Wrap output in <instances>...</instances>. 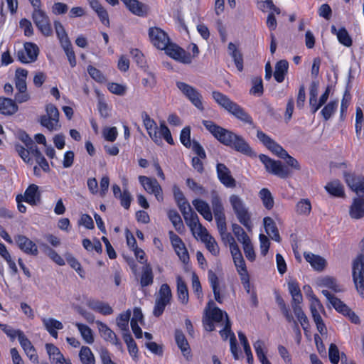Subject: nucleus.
I'll return each instance as SVG.
<instances>
[{
	"mask_svg": "<svg viewBox=\"0 0 364 364\" xmlns=\"http://www.w3.org/2000/svg\"><path fill=\"white\" fill-rule=\"evenodd\" d=\"M257 137L274 155L284 159L287 165V166L281 161L274 160L265 154H260L259 159L264 164L268 173L275 175L280 178L285 179L290 177L292 174L290 168L295 171H300L301 169L299 162L295 158L290 156L282 146L265 133L259 130L257 132Z\"/></svg>",
	"mask_w": 364,
	"mask_h": 364,
	"instance_id": "obj_1",
	"label": "nucleus"
},
{
	"mask_svg": "<svg viewBox=\"0 0 364 364\" xmlns=\"http://www.w3.org/2000/svg\"><path fill=\"white\" fill-rule=\"evenodd\" d=\"M203 124L220 144L245 156H256L253 149L242 136L225 129L212 121L203 120Z\"/></svg>",
	"mask_w": 364,
	"mask_h": 364,
	"instance_id": "obj_2",
	"label": "nucleus"
},
{
	"mask_svg": "<svg viewBox=\"0 0 364 364\" xmlns=\"http://www.w3.org/2000/svg\"><path fill=\"white\" fill-rule=\"evenodd\" d=\"M229 200L238 221L247 229L252 227L251 213L242 198L235 194L230 196Z\"/></svg>",
	"mask_w": 364,
	"mask_h": 364,
	"instance_id": "obj_3",
	"label": "nucleus"
},
{
	"mask_svg": "<svg viewBox=\"0 0 364 364\" xmlns=\"http://www.w3.org/2000/svg\"><path fill=\"white\" fill-rule=\"evenodd\" d=\"M352 276L358 292L364 298V255H359L353 261Z\"/></svg>",
	"mask_w": 364,
	"mask_h": 364,
	"instance_id": "obj_4",
	"label": "nucleus"
},
{
	"mask_svg": "<svg viewBox=\"0 0 364 364\" xmlns=\"http://www.w3.org/2000/svg\"><path fill=\"white\" fill-rule=\"evenodd\" d=\"M211 204L219 232L227 231L224 208L221 199L215 191L211 192Z\"/></svg>",
	"mask_w": 364,
	"mask_h": 364,
	"instance_id": "obj_5",
	"label": "nucleus"
},
{
	"mask_svg": "<svg viewBox=\"0 0 364 364\" xmlns=\"http://www.w3.org/2000/svg\"><path fill=\"white\" fill-rule=\"evenodd\" d=\"M32 19L43 36H50L53 34L50 18L46 12L41 9V6L33 7Z\"/></svg>",
	"mask_w": 364,
	"mask_h": 364,
	"instance_id": "obj_6",
	"label": "nucleus"
},
{
	"mask_svg": "<svg viewBox=\"0 0 364 364\" xmlns=\"http://www.w3.org/2000/svg\"><path fill=\"white\" fill-rule=\"evenodd\" d=\"M172 298V293L168 284H163L159 289V296L155 301L153 314L159 317L164 311L166 306L170 304Z\"/></svg>",
	"mask_w": 364,
	"mask_h": 364,
	"instance_id": "obj_7",
	"label": "nucleus"
},
{
	"mask_svg": "<svg viewBox=\"0 0 364 364\" xmlns=\"http://www.w3.org/2000/svg\"><path fill=\"white\" fill-rule=\"evenodd\" d=\"M176 86L200 111L203 109L202 96L195 87L183 82H177Z\"/></svg>",
	"mask_w": 364,
	"mask_h": 364,
	"instance_id": "obj_8",
	"label": "nucleus"
},
{
	"mask_svg": "<svg viewBox=\"0 0 364 364\" xmlns=\"http://www.w3.org/2000/svg\"><path fill=\"white\" fill-rule=\"evenodd\" d=\"M149 36L152 44L160 50H164L171 43L168 34L158 27H151Z\"/></svg>",
	"mask_w": 364,
	"mask_h": 364,
	"instance_id": "obj_9",
	"label": "nucleus"
},
{
	"mask_svg": "<svg viewBox=\"0 0 364 364\" xmlns=\"http://www.w3.org/2000/svg\"><path fill=\"white\" fill-rule=\"evenodd\" d=\"M164 50L168 55L180 63L190 64L192 62L191 54L175 43H170Z\"/></svg>",
	"mask_w": 364,
	"mask_h": 364,
	"instance_id": "obj_10",
	"label": "nucleus"
},
{
	"mask_svg": "<svg viewBox=\"0 0 364 364\" xmlns=\"http://www.w3.org/2000/svg\"><path fill=\"white\" fill-rule=\"evenodd\" d=\"M213 99L230 114H243V109L236 103L230 100L226 95L218 91L212 92Z\"/></svg>",
	"mask_w": 364,
	"mask_h": 364,
	"instance_id": "obj_11",
	"label": "nucleus"
},
{
	"mask_svg": "<svg viewBox=\"0 0 364 364\" xmlns=\"http://www.w3.org/2000/svg\"><path fill=\"white\" fill-rule=\"evenodd\" d=\"M217 176L220 182L226 188H234L237 186L236 180L232 177L230 168L224 164L216 165Z\"/></svg>",
	"mask_w": 364,
	"mask_h": 364,
	"instance_id": "obj_12",
	"label": "nucleus"
},
{
	"mask_svg": "<svg viewBox=\"0 0 364 364\" xmlns=\"http://www.w3.org/2000/svg\"><path fill=\"white\" fill-rule=\"evenodd\" d=\"M14 240L18 247L26 255L32 256L38 255V246L26 236L16 235L14 236Z\"/></svg>",
	"mask_w": 364,
	"mask_h": 364,
	"instance_id": "obj_13",
	"label": "nucleus"
},
{
	"mask_svg": "<svg viewBox=\"0 0 364 364\" xmlns=\"http://www.w3.org/2000/svg\"><path fill=\"white\" fill-rule=\"evenodd\" d=\"M139 180L149 193L154 194L158 200H163L162 188L156 178L140 176Z\"/></svg>",
	"mask_w": 364,
	"mask_h": 364,
	"instance_id": "obj_14",
	"label": "nucleus"
},
{
	"mask_svg": "<svg viewBox=\"0 0 364 364\" xmlns=\"http://www.w3.org/2000/svg\"><path fill=\"white\" fill-rule=\"evenodd\" d=\"M38 55V48L33 43H26L24 50L18 51V58L23 63L34 62Z\"/></svg>",
	"mask_w": 364,
	"mask_h": 364,
	"instance_id": "obj_15",
	"label": "nucleus"
},
{
	"mask_svg": "<svg viewBox=\"0 0 364 364\" xmlns=\"http://www.w3.org/2000/svg\"><path fill=\"white\" fill-rule=\"evenodd\" d=\"M130 12L138 16H144L148 14L149 6L138 0H121Z\"/></svg>",
	"mask_w": 364,
	"mask_h": 364,
	"instance_id": "obj_16",
	"label": "nucleus"
},
{
	"mask_svg": "<svg viewBox=\"0 0 364 364\" xmlns=\"http://www.w3.org/2000/svg\"><path fill=\"white\" fill-rule=\"evenodd\" d=\"M349 215L351 218L355 220L364 218V196L353 198L349 208Z\"/></svg>",
	"mask_w": 364,
	"mask_h": 364,
	"instance_id": "obj_17",
	"label": "nucleus"
},
{
	"mask_svg": "<svg viewBox=\"0 0 364 364\" xmlns=\"http://www.w3.org/2000/svg\"><path fill=\"white\" fill-rule=\"evenodd\" d=\"M96 323L98 326L99 331L101 333L103 338L114 344L119 348H122V343L119 341L117 335L112 331L105 323L102 321H97Z\"/></svg>",
	"mask_w": 364,
	"mask_h": 364,
	"instance_id": "obj_18",
	"label": "nucleus"
},
{
	"mask_svg": "<svg viewBox=\"0 0 364 364\" xmlns=\"http://www.w3.org/2000/svg\"><path fill=\"white\" fill-rule=\"evenodd\" d=\"M183 218L186 225L191 230H193L196 227H198V235H202L203 232H206V228L200 223L199 218L193 209H189L188 215H184Z\"/></svg>",
	"mask_w": 364,
	"mask_h": 364,
	"instance_id": "obj_19",
	"label": "nucleus"
},
{
	"mask_svg": "<svg viewBox=\"0 0 364 364\" xmlns=\"http://www.w3.org/2000/svg\"><path fill=\"white\" fill-rule=\"evenodd\" d=\"M205 312L207 316L213 319L215 322L222 321L224 315L225 316L226 318H229L228 314L217 307L213 300H210L208 302L207 306L205 308Z\"/></svg>",
	"mask_w": 364,
	"mask_h": 364,
	"instance_id": "obj_20",
	"label": "nucleus"
},
{
	"mask_svg": "<svg viewBox=\"0 0 364 364\" xmlns=\"http://www.w3.org/2000/svg\"><path fill=\"white\" fill-rule=\"evenodd\" d=\"M24 200L31 205H37L41 203V192L38 186L31 184L24 193Z\"/></svg>",
	"mask_w": 364,
	"mask_h": 364,
	"instance_id": "obj_21",
	"label": "nucleus"
},
{
	"mask_svg": "<svg viewBox=\"0 0 364 364\" xmlns=\"http://www.w3.org/2000/svg\"><path fill=\"white\" fill-rule=\"evenodd\" d=\"M175 340L183 355L188 359V357L191 356V348L187 339L181 330L176 329L175 331Z\"/></svg>",
	"mask_w": 364,
	"mask_h": 364,
	"instance_id": "obj_22",
	"label": "nucleus"
},
{
	"mask_svg": "<svg viewBox=\"0 0 364 364\" xmlns=\"http://www.w3.org/2000/svg\"><path fill=\"white\" fill-rule=\"evenodd\" d=\"M263 222L265 231L267 235L272 240L279 242L281 241V237L279 235L278 228L273 219L270 217H265L263 220Z\"/></svg>",
	"mask_w": 364,
	"mask_h": 364,
	"instance_id": "obj_23",
	"label": "nucleus"
},
{
	"mask_svg": "<svg viewBox=\"0 0 364 364\" xmlns=\"http://www.w3.org/2000/svg\"><path fill=\"white\" fill-rule=\"evenodd\" d=\"M305 259L311 264V267L317 270L322 271L326 267V262L322 257L311 252H304Z\"/></svg>",
	"mask_w": 364,
	"mask_h": 364,
	"instance_id": "obj_24",
	"label": "nucleus"
},
{
	"mask_svg": "<svg viewBox=\"0 0 364 364\" xmlns=\"http://www.w3.org/2000/svg\"><path fill=\"white\" fill-rule=\"evenodd\" d=\"M197 211L208 221L213 220V215L209 205L200 199H195L192 202Z\"/></svg>",
	"mask_w": 364,
	"mask_h": 364,
	"instance_id": "obj_25",
	"label": "nucleus"
},
{
	"mask_svg": "<svg viewBox=\"0 0 364 364\" xmlns=\"http://www.w3.org/2000/svg\"><path fill=\"white\" fill-rule=\"evenodd\" d=\"M41 124L49 131L58 130L59 124V115H41L39 120Z\"/></svg>",
	"mask_w": 364,
	"mask_h": 364,
	"instance_id": "obj_26",
	"label": "nucleus"
},
{
	"mask_svg": "<svg viewBox=\"0 0 364 364\" xmlns=\"http://www.w3.org/2000/svg\"><path fill=\"white\" fill-rule=\"evenodd\" d=\"M288 289L292 296V304H300L303 301V296L298 282L291 280L288 282Z\"/></svg>",
	"mask_w": 364,
	"mask_h": 364,
	"instance_id": "obj_27",
	"label": "nucleus"
},
{
	"mask_svg": "<svg viewBox=\"0 0 364 364\" xmlns=\"http://www.w3.org/2000/svg\"><path fill=\"white\" fill-rule=\"evenodd\" d=\"M331 31L333 34L336 35L338 41L341 44L347 47H349L352 45V39L345 28H341L337 30L336 27L334 25H332L331 27Z\"/></svg>",
	"mask_w": 364,
	"mask_h": 364,
	"instance_id": "obj_28",
	"label": "nucleus"
},
{
	"mask_svg": "<svg viewBox=\"0 0 364 364\" xmlns=\"http://www.w3.org/2000/svg\"><path fill=\"white\" fill-rule=\"evenodd\" d=\"M199 235L200 236L202 241L205 243L206 247L210 252L213 255H218L220 252L219 247L215 240L208 234V231L206 230V232H203L202 235Z\"/></svg>",
	"mask_w": 364,
	"mask_h": 364,
	"instance_id": "obj_29",
	"label": "nucleus"
},
{
	"mask_svg": "<svg viewBox=\"0 0 364 364\" xmlns=\"http://www.w3.org/2000/svg\"><path fill=\"white\" fill-rule=\"evenodd\" d=\"M176 282L178 298L182 304H186L188 302V291L187 285L181 276H178L176 277Z\"/></svg>",
	"mask_w": 364,
	"mask_h": 364,
	"instance_id": "obj_30",
	"label": "nucleus"
},
{
	"mask_svg": "<svg viewBox=\"0 0 364 364\" xmlns=\"http://www.w3.org/2000/svg\"><path fill=\"white\" fill-rule=\"evenodd\" d=\"M288 68L289 63L286 60H281L277 63L274 73V77L277 82H282L284 81Z\"/></svg>",
	"mask_w": 364,
	"mask_h": 364,
	"instance_id": "obj_31",
	"label": "nucleus"
},
{
	"mask_svg": "<svg viewBox=\"0 0 364 364\" xmlns=\"http://www.w3.org/2000/svg\"><path fill=\"white\" fill-rule=\"evenodd\" d=\"M18 110L15 102L9 98L0 97V113L14 114Z\"/></svg>",
	"mask_w": 364,
	"mask_h": 364,
	"instance_id": "obj_32",
	"label": "nucleus"
},
{
	"mask_svg": "<svg viewBox=\"0 0 364 364\" xmlns=\"http://www.w3.org/2000/svg\"><path fill=\"white\" fill-rule=\"evenodd\" d=\"M353 78L352 74H351V70H349V75H348V80L346 87V90L344 92L343 99L341 101V114H343L344 112H347V109L350 105V100H351V95L350 93L351 85H350V81Z\"/></svg>",
	"mask_w": 364,
	"mask_h": 364,
	"instance_id": "obj_33",
	"label": "nucleus"
},
{
	"mask_svg": "<svg viewBox=\"0 0 364 364\" xmlns=\"http://www.w3.org/2000/svg\"><path fill=\"white\" fill-rule=\"evenodd\" d=\"M326 191L336 197H343L344 189L343 185L338 180L331 181L325 186Z\"/></svg>",
	"mask_w": 364,
	"mask_h": 364,
	"instance_id": "obj_34",
	"label": "nucleus"
},
{
	"mask_svg": "<svg viewBox=\"0 0 364 364\" xmlns=\"http://www.w3.org/2000/svg\"><path fill=\"white\" fill-rule=\"evenodd\" d=\"M54 27L60 45L65 46H70L71 42L62 23L58 21H55Z\"/></svg>",
	"mask_w": 364,
	"mask_h": 364,
	"instance_id": "obj_35",
	"label": "nucleus"
},
{
	"mask_svg": "<svg viewBox=\"0 0 364 364\" xmlns=\"http://www.w3.org/2000/svg\"><path fill=\"white\" fill-rule=\"evenodd\" d=\"M154 274L151 265L146 264L142 269V274L140 279V284L142 287L149 286L153 284Z\"/></svg>",
	"mask_w": 364,
	"mask_h": 364,
	"instance_id": "obj_36",
	"label": "nucleus"
},
{
	"mask_svg": "<svg viewBox=\"0 0 364 364\" xmlns=\"http://www.w3.org/2000/svg\"><path fill=\"white\" fill-rule=\"evenodd\" d=\"M46 348L50 358L53 356V359L55 360L56 364H64L65 363V358L55 346L52 343H46Z\"/></svg>",
	"mask_w": 364,
	"mask_h": 364,
	"instance_id": "obj_37",
	"label": "nucleus"
},
{
	"mask_svg": "<svg viewBox=\"0 0 364 364\" xmlns=\"http://www.w3.org/2000/svg\"><path fill=\"white\" fill-rule=\"evenodd\" d=\"M168 217L176 230L179 233H182L185 227L179 213L176 210H170L168 212Z\"/></svg>",
	"mask_w": 364,
	"mask_h": 364,
	"instance_id": "obj_38",
	"label": "nucleus"
},
{
	"mask_svg": "<svg viewBox=\"0 0 364 364\" xmlns=\"http://www.w3.org/2000/svg\"><path fill=\"white\" fill-rule=\"evenodd\" d=\"M274 294L276 302L278 304L282 314L289 323H291L293 321V316L291 315L289 309L286 305L284 300L277 291H274Z\"/></svg>",
	"mask_w": 364,
	"mask_h": 364,
	"instance_id": "obj_39",
	"label": "nucleus"
},
{
	"mask_svg": "<svg viewBox=\"0 0 364 364\" xmlns=\"http://www.w3.org/2000/svg\"><path fill=\"white\" fill-rule=\"evenodd\" d=\"M259 196L262 201V204L267 210H271L274 207V198L269 189L262 188L259 192Z\"/></svg>",
	"mask_w": 364,
	"mask_h": 364,
	"instance_id": "obj_40",
	"label": "nucleus"
},
{
	"mask_svg": "<svg viewBox=\"0 0 364 364\" xmlns=\"http://www.w3.org/2000/svg\"><path fill=\"white\" fill-rule=\"evenodd\" d=\"M293 311L296 316L298 321L301 323L303 329L306 331L309 326V320L304 312L303 311L300 304H292Z\"/></svg>",
	"mask_w": 364,
	"mask_h": 364,
	"instance_id": "obj_41",
	"label": "nucleus"
},
{
	"mask_svg": "<svg viewBox=\"0 0 364 364\" xmlns=\"http://www.w3.org/2000/svg\"><path fill=\"white\" fill-rule=\"evenodd\" d=\"M79 356L82 364H95V356L91 349L87 346L81 348Z\"/></svg>",
	"mask_w": 364,
	"mask_h": 364,
	"instance_id": "obj_42",
	"label": "nucleus"
},
{
	"mask_svg": "<svg viewBox=\"0 0 364 364\" xmlns=\"http://www.w3.org/2000/svg\"><path fill=\"white\" fill-rule=\"evenodd\" d=\"M75 326L77 327L82 338L88 344H92L94 342V336L92 329L82 323H76Z\"/></svg>",
	"mask_w": 364,
	"mask_h": 364,
	"instance_id": "obj_43",
	"label": "nucleus"
},
{
	"mask_svg": "<svg viewBox=\"0 0 364 364\" xmlns=\"http://www.w3.org/2000/svg\"><path fill=\"white\" fill-rule=\"evenodd\" d=\"M131 311L127 310L126 312L120 314L117 318V323L119 328L123 331L129 330V320L130 318Z\"/></svg>",
	"mask_w": 364,
	"mask_h": 364,
	"instance_id": "obj_44",
	"label": "nucleus"
},
{
	"mask_svg": "<svg viewBox=\"0 0 364 364\" xmlns=\"http://www.w3.org/2000/svg\"><path fill=\"white\" fill-rule=\"evenodd\" d=\"M311 210V205L308 199H302L296 205V211L299 215H309Z\"/></svg>",
	"mask_w": 364,
	"mask_h": 364,
	"instance_id": "obj_45",
	"label": "nucleus"
},
{
	"mask_svg": "<svg viewBox=\"0 0 364 364\" xmlns=\"http://www.w3.org/2000/svg\"><path fill=\"white\" fill-rule=\"evenodd\" d=\"M363 176H355L352 173H344V178L347 185L353 190L356 191V188L360 182V178Z\"/></svg>",
	"mask_w": 364,
	"mask_h": 364,
	"instance_id": "obj_46",
	"label": "nucleus"
},
{
	"mask_svg": "<svg viewBox=\"0 0 364 364\" xmlns=\"http://www.w3.org/2000/svg\"><path fill=\"white\" fill-rule=\"evenodd\" d=\"M232 228L234 235L237 237V240L241 243H244L245 242L250 240L245 231L238 224L233 223L232 225Z\"/></svg>",
	"mask_w": 364,
	"mask_h": 364,
	"instance_id": "obj_47",
	"label": "nucleus"
},
{
	"mask_svg": "<svg viewBox=\"0 0 364 364\" xmlns=\"http://www.w3.org/2000/svg\"><path fill=\"white\" fill-rule=\"evenodd\" d=\"M44 253L58 265L65 264L63 259L48 245H44Z\"/></svg>",
	"mask_w": 364,
	"mask_h": 364,
	"instance_id": "obj_48",
	"label": "nucleus"
},
{
	"mask_svg": "<svg viewBox=\"0 0 364 364\" xmlns=\"http://www.w3.org/2000/svg\"><path fill=\"white\" fill-rule=\"evenodd\" d=\"M252 87L250 90V93L252 95H257L259 96L263 94V84L262 80L260 77H255L252 79Z\"/></svg>",
	"mask_w": 364,
	"mask_h": 364,
	"instance_id": "obj_49",
	"label": "nucleus"
},
{
	"mask_svg": "<svg viewBox=\"0 0 364 364\" xmlns=\"http://www.w3.org/2000/svg\"><path fill=\"white\" fill-rule=\"evenodd\" d=\"M42 321L47 331H50V329L60 330L63 328V325L60 321L53 318H44L42 319Z\"/></svg>",
	"mask_w": 364,
	"mask_h": 364,
	"instance_id": "obj_50",
	"label": "nucleus"
},
{
	"mask_svg": "<svg viewBox=\"0 0 364 364\" xmlns=\"http://www.w3.org/2000/svg\"><path fill=\"white\" fill-rule=\"evenodd\" d=\"M87 72L89 75L93 78L95 81L98 82H104L106 81V78L104 75L101 73V71L96 68L89 65L87 67Z\"/></svg>",
	"mask_w": 364,
	"mask_h": 364,
	"instance_id": "obj_51",
	"label": "nucleus"
},
{
	"mask_svg": "<svg viewBox=\"0 0 364 364\" xmlns=\"http://www.w3.org/2000/svg\"><path fill=\"white\" fill-rule=\"evenodd\" d=\"M329 360L333 364H338L340 360V352L337 346L334 343L330 345L328 349Z\"/></svg>",
	"mask_w": 364,
	"mask_h": 364,
	"instance_id": "obj_52",
	"label": "nucleus"
},
{
	"mask_svg": "<svg viewBox=\"0 0 364 364\" xmlns=\"http://www.w3.org/2000/svg\"><path fill=\"white\" fill-rule=\"evenodd\" d=\"M242 245L246 258L250 262L255 261V253L251 240H249V241L247 240Z\"/></svg>",
	"mask_w": 364,
	"mask_h": 364,
	"instance_id": "obj_53",
	"label": "nucleus"
},
{
	"mask_svg": "<svg viewBox=\"0 0 364 364\" xmlns=\"http://www.w3.org/2000/svg\"><path fill=\"white\" fill-rule=\"evenodd\" d=\"M160 135L161 137L163 136V138L171 145H173L174 144L173 139L171 136V132L169 129L167 127V126L165 124V122L163 121L160 124Z\"/></svg>",
	"mask_w": 364,
	"mask_h": 364,
	"instance_id": "obj_54",
	"label": "nucleus"
},
{
	"mask_svg": "<svg viewBox=\"0 0 364 364\" xmlns=\"http://www.w3.org/2000/svg\"><path fill=\"white\" fill-rule=\"evenodd\" d=\"M181 142L186 147L190 148L191 146V129L189 127L183 128L180 135Z\"/></svg>",
	"mask_w": 364,
	"mask_h": 364,
	"instance_id": "obj_55",
	"label": "nucleus"
},
{
	"mask_svg": "<svg viewBox=\"0 0 364 364\" xmlns=\"http://www.w3.org/2000/svg\"><path fill=\"white\" fill-rule=\"evenodd\" d=\"M331 304L338 312L342 314L343 315L347 312H349L350 308L337 297L333 299Z\"/></svg>",
	"mask_w": 364,
	"mask_h": 364,
	"instance_id": "obj_56",
	"label": "nucleus"
},
{
	"mask_svg": "<svg viewBox=\"0 0 364 364\" xmlns=\"http://www.w3.org/2000/svg\"><path fill=\"white\" fill-rule=\"evenodd\" d=\"M19 26L23 30L26 36H31L33 34V28L31 22L27 18H22L19 22Z\"/></svg>",
	"mask_w": 364,
	"mask_h": 364,
	"instance_id": "obj_57",
	"label": "nucleus"
},
{
	"mask_svg": "<svg viewBox=\"0 0 364 364\" xmlns=\"http://www.w3.org/2000/svg\"><path fill=\"white\" fill-rule=\"evenodd\" d=\"M233 261L240 276H242V274H248L242 255L236 257Z\"/></svg>",
	"mask_w": 364,
	"mask_h": 364,
	"instance_id": "obj_58",
	"label": "nucleus"
},
{
	"mask_svg": "<svg viewBox=\"0 0 364 364\" xmlns=\"http://www.w3.org/2000/svg\"><path fill=\"white\" fill-rule=\"evenodd\" d=\"M0 328L11 338V341H14L16 337L18 338L19 332H23L21 330H15L4 323H0Z\"/></svg>",
	"mask_w": 364,
	"mask_h": 364,
	"instance_id": "obj_59",
	"label": "nucleus"
},
{
	"mask_svg": "<svg viewBox=\"0 0 364 364\" xmlns=\"http://www.w3.org/2000/svg\"><path fill=\"white\" fill-rule=\"evenodd\" d=\"M15 150L18 154L19 156L27 164H29L31 161L29 156V151L26 149L22 145L19 144H15Z\"/></svg>",
	"mask_w": 364,
	"mask_h": 364,
	"instance_id": "obj_60",
	"label": "nucleus"
},
{
	"mask_svg": "<svg viewBox=\"0 0 364 364\" xmlns=\"http://www.w3.org/2000/svg\"><path fill=\"white\" fill-rule=\"evenodd\" d=\"M174 250L176 252L177 255L178 256L179 259L183 263L188 262L189 255H188V250L185 246V244H183L182 245L179 246L178 247L174 248Z\"/></svg>",
	"mask_w": 364,
	"mask_h": 364,
	"instance_id": "obj_61",
	"label": "nucleus"
},
{
	"mask_svg": "<svg viewBox=\"0 0 364 364\" xmlns=\"http://www.w3.org/2000/svg\"><path fill=\"white\" fill-rule=\"evenodd\" d=\"M63 48L65 53H66V55L68 57V61L70 63V65L71 67H75L76 65V58L75 55L73 51L72 44L70 43V46H61Z\"/></svg>",
	"mask_w": 364,
	"mask_h": 364,
	"instance_id": "obj_62",
	"label": "nucleus"
},
{
	"mask_svg": "<svg viewBox=\"0 0 364 364\" xmlns=\"http://www.w3.org/2000/svg\"><path fill=\"white\" fill-rule=\"evenodd\" d=\"M363 128H364V115H356L355 132L358 139H361L363 136Z\"/></svg>",
	"mask_w": 364,
	"mask_h": 364,
	"instance_id": "obj_63",
	"label": "nucleus"
},
{
	"mask_svg": "<svg viewBox=\"0 0 364 364\" xmlns=\"http://www.w3.org/2000/svg\"><path fill=\"white\" fill-rule=\"evenodd\" d=\"M118 198L120 199L121 205L125 209H129L132 201V196L127 189H124L122 192V195Z\"/></svg>",
	"mask_w": 364,
	"mask_h": 364,
	"instance_id": "obj_64",
	"label": "nucleus"
}]
</instances>
